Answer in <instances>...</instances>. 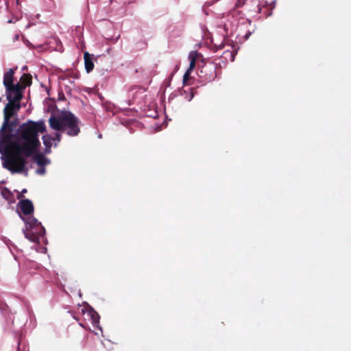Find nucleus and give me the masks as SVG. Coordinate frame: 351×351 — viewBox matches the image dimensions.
<instances>
[{
  "instance_id": "f257e3e1",
  "label": "nucleus",
  "mask_w": 351,
  "mask_h": 351,
  "mask_svg": "<svg viewBox=\"0 0 351 351\" xmlns=\"http://www.w3.org/2000/svg\"><path fill=\"white\" fill-rule=\"evenodd\" d=\"M19 101H9L4 108V121L0 129V154L2 166L11 173L28 176L29 163L40 145L38 133L46 130L45 122L28 121L15 128L10 119L16 114Z\"/></svg>"
},
{
  "instance_id": "f03ea898",
  "label": "nucleus",
  "mask_w": 351,
  "mask_h": 351,
  "mask_svg": "<svg viewBox=\"0 0 351 351\" xmlns=\"http://www.w3.org/2000/svg\"><path fill=\"white\" fill-rule=\"evenodd\" d=\"M79 119L70 112H62L51 115L49 119L50 127L56 131L65 132L71 136H77L80 131Z\"/></svg>"
},
{
  "instance_id": "7ed1b4c3",
  "label": "nucleus",
  "mask_w": 351,
  "mask_h": 351,
  "mask_svg": "<svg viewBox=\"0 0 351 351\" xmlns=\"http://www.w3.org/2000/svg\"><path fill=\"white\" fill-rule=\"evenodd\" d=\"M23 232L28 240L34 243H39L40 237L45 234V229L39 221H25Z\"/></svg>"
},
{
  "instance_id": "20e7f679",
  "label": "nucleus",
  "mask_w": 351,
  "mask_h": 351,
  "mask_svg": "<svg viewBox=\"0 0 351 351\" xmlns=\"http://www.w3.org/2000/svg\"><path fill=\"white\" fill-rule=\"evenodd\" d=\"M5 93L8 101H19L22 98L21 86L16 83L14 86L5 88Z\"/></svg>"
},
{
  "instance_id": "39448f33",
  "label": "nucleus",
  "mask_w": 351,
  "mask_h": 351,
  "mask_svg": "<svg viewBox=\"0 0 351 351\" xmlns=\"http://www.w3.org/2000/svg\"><path fill=\"white\" fill-rule=\"evenodd\" d=\"M216 77L217 73L215 67L213 64L205 66L200 71L199 77L202 79V81L205 83L214 80Z\"/></svg>"
},
{
  "instance_id": "423d86ee",
  "label": "nucleus",
  "mask_w": 351,
  "mask_h": 351,
  "mask_svg": "<svg viewBox=\"0 0 351 351\" xmlns=\"http://www.w3.org/2000/svg\"><path fill=\"white\" fill-rule=\"evenodd\" d=\"M61 140V134L56 133L54 136L45 134L43 136V144L45 146V152L50 153L52 147H56Z\"/></svg>"
},
{
  "instance_id": "0eeeda50",
  "label": "nucleus",
  "mask_w": 351,
  "mask_h": 351,
  "mask_svg": "<svg viewBox=\"0 0 351 351\" xmlns=\"http://www.w3.org/2000/svg\"><path fill=\"white\" fill-rule=\"evenodd\" d=\"M18 206L19 214L23 213L24 215H29L34 212L33 203L28 199L21 200L18 204Z\"/></svg>"
},
{
  "instance_id": "6e6552de",
  "label": "nucleus",
  "mask_w": 351,
  "mask_h": 351,
  "mask_svg": "<svg viewBox=\"0 0 351 351\" xmlns=\"http://www.w3.org/2000/svg\"><path fill=\"white\" fill-rule=\"evenodd\" d=\"M16 69H10L7 72L4 73L3 83L5 88L14 86L15 84L14 83V75L15 73Z\"/></svg>"
},
{
  "instance_id": "1a4fd4ad",
  "label": "nucleus",
  "mask_w": 351,
  "mask_h": 351,
  "mask_svg": "<svg viewBox=\"0 0 351 351\" xmlns=\"http://www.w3.org/2000/svg\"><path fill=\"white\" fill-rule=\"evenodd\" d=\"M84 59L86 71L87 73H90L94 68L93 55L89 54L88 52H85L84 53Z\"/></svg>"
},
{
  "instance_id": "9d476101",
  "label": "nucleus",
  "mask_w": 351,
  "mask_h": 351,
  "mask_svg": "<svg viewBox=\"0 0 351 351\" xmlns=\"http://www.w3.org/2000/svg\"><path fill=\"white\" fill-rule=\"evenodd\" d=\"M200 57V53H199L197 51H192L189 54V71H193L195 66L197 60Z\"/></svg>"
},
{
  "instance_id": "9b49d317",
  "label": "nucleus",
  "mask_w": 351,
  "mask_h": 351,
  "mask_svg": "<svg viewBox=\"0 0 351 351\" xmlns=\"http://www.w3.org/2000/svg\"><path fill=\"white\" fill-rule=\"evenodd\" d=\"M224 29L228 32V31L230 33L233 32L237 28V23H234L232 21H228L227 23L223 25Z\"/></svg>"
},
{
  "instance_id": "f8f14e48",
  "label": "nucleus",
  "mask_w": 351,
  "mask_h": 351,
  "mask_svg": "<svg viewBox=\"0 0 351 351\" xmlns=\"http://www.w3.org/2000/svg\"><path fill=\"white\" fill-rule=\"evenodd\" d=\"M36 162L40 167H45L49 163V160L43 156H38L36 158Z\"/></svg>"
},
{
  "instance_id": "ddd939ff",
  "label": "nucleus",
  "mask_w": 351,
  "mask_h": 351,
  "mask_svg": "<svg viewBox=\"0 0 351 351\" xmlns=\"http://www.w3.org/2000/svg\"><path fill=\"white\" fill-rule=\"evenodd\" d=\"M235 54V51H230L229 50H226L223 53V58L226 60L233 62L234 60Z\"/></svg>"
},
{
  "instance_id": "4468645a",
  "label": "nucleus",
  "mask_w": 351,
  "mask_h": 351,
  "mask_svg": "<svg viewBox=\"0 0 351 351\" xmlns=\"http://www.w3.org/2000/svg\"><path fill=\"white\" fill-rule=\"evenodd\" d=\"M24 86L29 85L32 82V78L30 76L23 74L21 78Z\"/></svg>"
},
{
  "instance_id": "2eb2a0df",
  "label": "nucleus",
  "mask_w": 351,
  "mask_h": 351,
  "mask_svg": "<svg viewBox=\"0 0 351 351\" xmlns=\"http://www.w3.org/2000/svg\"><path fill=\"white\" fill-rule=\"evenodd\" d=\"M189 90H190V92H187V91L184 90V93H183V96H184V99L189 101H190L193 98V96H194V94H193L191 88H190Z\"/></svg>"
},
{
  "instance_id": "dca6fc26",
  "label": "nucleus",
  "mask_w": 351,
  "mask_h": 351,
  "mask_svg": "<svg viewBox=\"0 0 351 351\" xmlns=\"http://www.w3.org/2000/svg\"><path fill=\"white\" fill-rule=\"evenodd\" d=\"M99 315L96 312L94 311L91 313V319L94 325H96L99 323Z\"/></svg>"
},
{
  "instance_id": "f3484780",
  "label": "nucleus",
  "mask_w": 351,
  "mask_h": 351,
  "mask_svg": "<svg viewBox=\"0 0 351 351\" xmlns=\"http://www.w3.org/2000/svg\"><path fill=\"white\" fill-rule=\"evenodd\" d=\"M191 71H189V69H188L186 71V72H185V73H184V76H183V83H184V84H186V82L189 80V77H190V75H191Z\"/></svg>"
},
{
  "instance_id": "a211bd4d",
  "label": "nucleus",
  "mask_w": 351,
  "mask_h": 351,
  "mask_svg": "<svg viewBox=\"0 0 351 351\" xmlns=\"http://www.w3.org/2000/svg\"><path fill=\"white\" fill-rule=\"evenodd\" d=\"M45 167H40L39 169L36 170V173L39 175H43L45 173Z\"/></svg>"
},
{
  "instance_id": "6ab92c4d",
  "label": "nucleus",
  "mask_w": 351,
  "mask_h": 351,
  "mask_svg": "<svg viewBox=\"0 0 351 351\" xmlns=\"http://www.w3.org/2000/svg\"><path fill=\"white\" fill-rule=\"evenodd\" d=\"M238 14H239V12L236 10V9H234L230 12V13L228 14V16L234 18L236 16V15Z\"/></svg>"
},
{
  "instance_id": "aec40b11",
  "label": "nucleus",
  "mask_w": 351,
  "mask_h": 351,
  "mask_svg": "<svg viewBox=\"0 0 351 351\" xmlns=\"http://www.w3.org/2000/svg\"><path fill=\"white\" fill-rule=\"evenodd\" d=\"M244 4V1L243 0H237V2L235 5V7L236 8H240L241 6H243V5Z\"/></svg>"
},
{
  "instance_id": "412c9836",
  "label": "nucleus",
  "mask_w": 351,
  "mask_h": 351,
  "mask_svg": "<svg viewBox=\"0 0 351 351\" xmlns=\"http://www.w3.org/2000/svg\"><path fill=\"white\" fill-rule=\"evenodd\" d=\"M1 193L5 199H9V197H8L9 192L8 191H2Z\"/></svg>"
},
{
  "instance_id": "4be33fe9",
  "label": "nucleus",
  "mask_w": 351,
  "mask_h": 351,
  "mask_svg": "<svg viewBox=\"0 0 351 351\" xmlns=\"http://www.w3.org/2000/svg\"><path fill=\"white\" fill-rule=\"evenodd\" d=\"M250 34H251V33H250V32H248L247 34H246L245 35V39H247V38L250 37Z\"/></svg>"
},
{
  "instance_id": "5701e85b",
  "label": "nucleus",
  "mask_w": 351,
  "mask_h": 351,
  "mask_svg": "<svg viewBox=\"0 0 351 351\" xmlns=\"http://www.w3.org/2000/svg\"><path fill=\"white\" fill-rule=\"evenodd\" d=\"M223 47H224L223 44H220L219 46V49H222V48H223Z\"/></svg>"
},
{
  "instance_id": "b1692460",
  "label": "nucleus",
  "mask_w": 351,
  "mask_h": 351,
  "mask_svg": "<svg viewBox=\"0 0 351 351\" xmlns=\"http://www.w3.org/2000/svg\"><path fill=\"white\" fill-rule=\"evenodd\" d=\"M27 192V189H24L22 190L21 193H25Z\"/></svg>"
},
{
  "instance_id": "393cba45",
  "label": "nucleus",
  "mask_w": 351,
  "mask_h": 351,
  "mask_svg": "<svg viewBox=\"0 0 351 351\" xmlns=\"http://www.w3.org/2000/svg\"><path fill=\"white\" fill-rule=\"evenodd\" d=\"M25 69H26V66L23 67V70H25Z\"/></svg>"
},
{
  "instance_id": "a878e982",
  "label": "nucleus",
  "mask_w": 351,
  "mask_h": 351,
  "mask_svg": "<svg viewBox=\"0 0 351 351\" xmlns=\"http://www.w3.org/2000/svg\"><path fill=\"white\" fill-rule=\"evenodd\" d=\"M1 101V98L0 97V101Z\"/></svg>"
}]
</instances>
